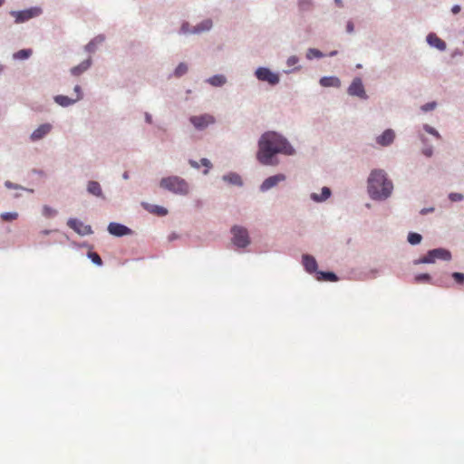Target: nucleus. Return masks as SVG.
Wrapping results in <instances>:
<instances>
[{
	"mask_svg": "<svg viewBox=\"0 0 464 464\" xmlns=\"http://www.w3.org/2000/svg\"><path fill=\"white\" fill-rule=\"evenodd\" d=\"M232 243L239 248H244L250 244V238L246 228L234 226L231 228Z\"/></svg>",
	"mask_w": 464,
	"mask_h": 464,
	"instance_id": "20e7f679",
	"label": "nucleus"
},
{
	"mask_svg": "<svg viewBox=\"0 0 464 464\" xmlns=\"http://www.w3.org/2000/svg\"><path fill=\"white\" fill-rule=\"evenodd\" d=\"M182 31H183V32H186L185 24L182 26Z\"/></svg>",
	"mask_w": 464,
	"mask_h": 464,
	"instance_id": "4d7b16f0",
	"label": "nucleus"
},
{
	"mask_svg": "<svg viewBox=\"0 0 464 464\" xmlns=\"http://www.w3.org/2000/svg\"><path fill=\"white\" fill-rule=\"evenodd\" d=\"M424 130H425L428 133H430V134H431V135H434V136H435V137H437L438 139H440V133H439V132H438L434 128H432V127H430V126H429V125H424Z\"/></svg>",
	"mask_w": 464,
	"mask_h": 464,
	"instance_id": "ea45409f",
	"label": "nucleus"
},
{
	"mask_svg": "<svg viewBox=\"0 0 464 464\" xmlns=\"http://www.w3.org/2000/svg\"><path fill=\"white\" fill-rule=\"evenodd\" d=\"M461 8L459 5H455L452 6L451 8V12L454 14H457L460 12Z\"/></svg>",
	"mask_w": 464,
	"mask_h": 464,
	"instance_id": "49530a36",
	"label": "nucleus"
},
{
	"mask_svg": "<svg viewBox=\"0 0 464 464\" xmlns=\"http://www.w3.org/2000/svg\"><path fill=\"white\" fill-rule=\"evenodd\" d=\"M108 231L110 234L116 237H122L130 234V229L124 225L119 223H110L108 226Z\"/></svg>",
	"mask_w": 464,
	"mask_h": 464,
	"instance_id": "f8f14e48",
	"label": "nucleus"
},
{
	"mask_svg": "<svg viewBox=\"0 0 464 464\" xmlns=\"http://www.w3.org/2000/svg\"><path fill=\"white\" fill-rule=\"evenodd\" d=\"M88 257L97 266L102 265L101 256L96 252H89Z\"/></svg>",
	"mask_w": 464,
	"mask_h": 464,
	"instance_id": "f704fd0d",
	"label": "nucleus"
},
{
	"mask_svg": "<svg viewBox=\"0 0 464 464\" xmlns=\"http://www.w3.org/2000/svg\"><path fill=\"white\" fill-rule=\"evenodd\" d=\"M348 93L351 96H357L361 99L367 98L362 82L360 78L353 79V81L352 82L351 85L348 88Z\"/></svg>",
	"mask_w": 464,
	"mask_h": 464,
	"instance_id": "6e6552de",
	"label": "nucleus"
},
{
	"mask_svg": "<svg viewBox=\"0 0 464 464\" xmlns=\"http://www.w3.org/2000/svg\"><path fill=\"white\" fill-rule=\"evenodd\" d=\"M223 179L233 184V185H237V186L242 185V180H241L240 176L236 173H229L228 175L224 176Z\"/></svg>",
	"mask_w": 464,
	"mask_h": 464,
	"instance_id": "5701e85b",
	"label": "nucleus"
},
{
	"mask_svg": "<svg viewBox=\"0 0 464 464\" xmlns=\"http://www.w3.org/2000/svg\"><path fill=\"white\" fill-rule=\"evenodd\" d=\"M433 211H434V208H422V209L420 211V215H426V214H428V213H431V212H433Z\"/></svg>",
	"mask_w": 464,
	"mask_h": 464,
	"instance_id": "c03bdc74",
	"label": "nucleus"
},
{
	"mask_svg": "<svg viewBox=\"0 0 464 464\" xmlns=\"http://www.w3.org/2000/svg\"><path fill=\"white\" fill-rule=\"evenodd\" d=\"M353 29H354V25H353V23L352 21H349L346 24V31L348 33H353Z\"/></svg>",
	"mask_w": 464,
	"mask_h": 464,
	"instance_id": "a18cd8bd",
	"label": "nucleus"
},
{
	"mask_svg": "<svg viewBox=\"0 0 464 464\" xmlns=\"http://www.w3.org/2000/svg\"><path fill=\"white\" fill-rule=\"evenodd\" d=\"M431 254L435 256V259L450 260L451 254L449 250L444 248H436L431 250Z\"/></svg>",
	"mask_w": 464,
	"mask_h": 464,
	"instance_id": "6ab92c4d",
	"label": "nucleus"
},
{
	"mask_svg": "<svg viewBox=\"0 0 464 464\" xmlns=\"http://www.w3.org/2000/svg\"><path fill=\"white\" fill-rule=\"evenodd\" d=\"M67 225L73 229L75 232L82 236L89 235L92 233L91 226L84 225L82 221L76 218H71L68 220Z\"/></svg>",
	"mask_w": 464,
	"mask_h": 464,
	"instance_id": "9d476101",
	"label": "nucleus"
},
{
	"mask_svg": "<svg viewBox=\"0 0 464 464\" xmlns=\"http://www.w3.org/2000/svg\"><path fill=\"white\" fill-rule=\"evenodd\" d=\"M393 186L383 170H372L368 179V192L372 199H386L392 194Z\"/></svg>",
	"mask_w": 464,
	"mask_h": 464,
	"instance_id": "f03ea898",
	"label": "nucleus"
},
{
	"mask_svg": "<svg viewBox=\"0 0 464 464\" xmlns=\"http://www.w3.org/2000/svg\"><path fill=\"white\" fill-rule=\"evenodd\" d=\"M91 64H92V60H91V58H89V59L83 61L82 63H81L79 65L72 67L71 69V73L74 76H79L82 72H84L87 69H89Z\"/></svg>",
	"mask_w": 464,
	"mask_h": 464,
	"instance_id": "dca6fc26",
	"label": "nucleus"
},
{
	"mask_svg": "<svg viewBox=\"0 0 464 464\" xmlns=\"http://www.w3.org/2000/svg\"><path fill=\"white\" fill-rule=\"evenodd\" d=\"M104 41V37L103 36H97L95 37L92 41H91L87 45H86V50L90 53H92L95 51V48H96V44H102V42Z\"/></svg>",
	"mask_w": 464,
	"mask_h": 464,
	"instance_id": "a878e982",
	"label": "nucleus"
},
{
	"mask_svg": "<svg viewBox=\"0 0 464 464\" xmlns=\"http://www.w3.org/2000/svg\"><path fill=\"white\" fill-rule=\"evenodd\" d=\"M293 155L295 150L287 140L275 131H266L259 139L257 160L263 165H276L273 161L276 154Z\"/></svg>",
	"mask_w": 464,
	"mask_h": 464,
	"instance_id": "f257e3e1",
	"label": "nucleus"
},
{
	"mask_svg": "<svg viewBox=\"0 0 464 464\" xmlns=\"http://www.w3.org/2000/svg\"><path fill=\"white\" fill-rule=\"evenodd\" d=\"M187 72H188L187 64L184 63H180L177 66V68H176V70L174 72V74H175L176 77H180V76L184 75Z\"/></svg>",
	"mask_w": 464,
	"mask_h": 464,
	"instance_id": "7c9ffc66",
	"label": "nucleus"
},
{
	"mask_svg": "<svg viewBox=\"0 0 464 464\" xmlns=\"http://www.w3.org/2000/svg\"><path fill=\"white\" fill-rule=\"evenodd\" d=\"M313 3L312 0H299L298 7L302 12L308 11L312 8Z\"/></svg>",
	"mask_w": 464,
	"mask_h": 464,
	"instance_id": "c756f323",
	"label": "nucleus"
},
{
	"mask_svg": "<svg viewBox=\"0 0 464 464\" xmlns=\"http://www.w3.org/2000/svg\"><path fill=\"white\" fill-rule=\"evenodd\" d=\"M299 62V59L298 57L293 55V56H290L287 61H286V64L287 66L291 67V66H294L295 65L296 63H298Z\"/></svg>",
	"mask_w": 464,
	"mask_h": 464,
	"instance_id": "79ce46f5",
	"label": "nucleus"
},
{
	"mask_svg": "<svg viewBox=\"0 0 464 464\" xmlns=\"http://www.w3.org/2000/svg\"><path fill=\"white\" fill-rule=\"evenodd\" d=\"M335 4L339 6V7H343V2L342 0H334Z\"/></svg>",
	"mask_w": 464,
	"mask_h": 464,
	"instance_id": "603ef678",
	"label": "nucleus"
},
{
	"mask_svg": "<svg viewBox=\"0 0 464 464\" xmlns=\"http://www.w3.org/2000/svg\"><path fill=\"white\" fill-rule=\"evenodd\" d=\"M53 130L51 123H44L38 126L30 135V140L33 142L38 141L48 135Z\"/></svg>",
	"mask_w": 464,
	"mask_h": 464,
	"instance_id": "1a4fd4ad",
	"label": "nucleus"
},
{
	"mask_svg": "<svg viewBox=\"0 0 464 464\" xmlns=\"http://www.w3.org/2000/svg\"><path fill=\"white\" fill-rule=\"evenodd\" d=\"M43 215L46 218H52L56 215V210L49 206H44L43 208Z\"/></svg>",
	"mask_w": 464,
	"mask_h": 464,
	"instance_id": "c9c22d12",
	"label": "nucleus"
},
{
	"mask_svg": "<svg viewBox=\"0 0 464 464\" xmlns=\"http://www.w3.org/2000/svg\"><path fill=\"white\" fill-rule=\"evenodd\" d=\"M430 279H431V277L429 274H419V275L415 276L414 282L417 284L429 283V282H430Z\"/></svg>",
	"mask_w": 464,
	"mask_h": 464,
	"instance_id": "2f4dec72",
	"label": "nucleus"
},
{
	"mask_svg": "<svg viewBox=\"0 0 464 464\" xmlns=\"http://www.w3.org/2000/svg\"><path fill=\"white\" fill-rule=\"evenodd\" d=\"M456 283L462 285L464 283V274L459 272H454L451 276Z\"/></svg>",
	"mask_w": 464,
	"mask_h": 464,
	"instance_id": "4c0bfd02",
	"label": "nucleus"
},
{
	"mask_svg": "<svg viewBox=\"0 0 464 464\" xmlns=\"http://www.w3.org/2000/svg\"><path fill=\"white\" fill-rule=\"evenodd\" d=\"M435 256L431 254V250H430L426 256L420 257V259L415 261V264H430L435 262Z\"/></svg>",
	"mask_w": 464,
	"mask_h": 464,
	"instance_id": "bb28decb",
	"label": "nucleus"
},
{
	"mask_svg": "<svg viewBox=\"0 0 464 464\" xmlns=\"http://www.w3.org/2000/svg\"><path fill=\"white\" fill-rule=\"evenodd\" d=\"M208 82L213 86H222L226 82V78L223 75H214L209 78Z\"/></svg>",
	"mask_w": 464,
	"mask_h": 464,
	"instance_id": "393cba45",
	"label": "nucleus"
},
{
	"mask_svg": "<svg viewBox=\"0 0 464 464\" xmlns=\"http://www.w3.org/2000/svg\"><path fill=\"white\" fill-rule=\"evenodd\" d=\"M189 121L198 130H204L211 124H214L216 120L211 114H202L198 116H191Z\"/></svg>",
	"mask_w": 464,
	"mask_h": 464,
	"instance_id": "0eeeda50",
	"label": "nucleus"
},
{
	"mask_svg": "<svg viewBox=\"0 0 464 464\" xmlns=\"http://www.w3.org/2000/svg\"><path fill=\"white\" fill-rule=\"evenodd\" d=\"M150 211L159 216H165L168 213L166 208H164L163 207H160V206H153L152 209Z\"/></svg>",
	"mask_w": 464,
	"mask_h": 464,
	"instance_id": "e433bc0d",
	"label": "nucleus"
},
{
	"mask_svg": "<svg viewBox=\"0 0 464 464\" xmlns=\"http://www.w3.org/2000/svg\"><path fill=\"white\" fill-rule=\"evenodd\" d=\"M3 71V66L0 65V72Z\"/></svg>",
	"mask_w": 464,
	"mask_h": 464,
	"instance_id": "13d9d810",
	"label": "nucleus"
},
{
	"mask_svg": "<svg viewBox=\"0 0 464 464\" xmlns=\"http://www.w3.org/2000/svg\"><path fill=\"white\" fill-rule=\"evenodd\" d=\"M87 190L93 196L101 198L103 197L102 188L97 181H89L87 185Z\"/></svg>",
	"mask_w": 464,
	"mask_h": 464,
	"instance_id": "a211bd4d",
	"label": "nucleus"
},
{
	"mask_svg": "<svg viewBox=\"0 0 464 464\" xmlns=\"http://www.w3.org/2000/svg\"><path fill=\"white\" fill-rule=\"evenodd\" d=\"M189 164L191 167L195 168V169H199V163L193 160H190L189 161Z\"/></svg>",
	"mask_w": 464,
	"mask_h": 464,
	"instance_id": "8fccbe9b",
	"label": "nucleus"
},
{
	"mask_svg": "<svg viewBox=\"0 0 464 464\" xmlns=\"http://www.w3.org/2000/svg\"><path fill=\"white\" fill-rule=\"evenodd\" d=\"M303 266H304V269L306 272L310 274H317V262L315 258L310 255H304L303 256Z\"/></svg>",
	"mask_w": 464,
	"mask_h": 464,
	"instance_id": "4468645a",
	"label": "nucleus"
},
{
	"mask_svg": "<svg viewBox=\"0 0 464 464\" xmlns=\"http://www.w3.org/2000/svg\"><path fill=\"white\" fill-rule=\"evenodd\" d=\"M422 237L415 232H411L408 235V242L411 245H417L420 243Z\"/></svg>",
	"mask_w": 464,
	"mask_h": 464,
	"instance_id": "cd10ccee",
	"label": "nucleus"
},
{
	"mask_svg": "<svg viewBox=\"0 0 464 464\" xmlns=\"http://www.w3.org/2000/svg\"><path fill=\"white\" fill-rule=\"evenodd\" d=\"M5 0H0V6L4 4Z\"/></svg>",
	"mask_w": 464,
	"mask_h": 464,
	"instance_id": "6e6d98bb",
	"label": "nucleus"
},
{
	"mask_svg": "<svg viewBox=\"0 0 464 464\" xmlns=\"http://www.w3.org/2000/svg\"><path fill=\"white\" fill-rule=\"evenodd\" d=\"M427 42L431 46L436 47L437 49L440 51H444L446 49V43L438 37L435 34H429L427 36Z\"/></svg>",
	"mask_w": 464,
	"mask_h": 464,
	"instance_id": "2eb2a0df",
	"label": "nucleus"
},
{
	"mask_svg": "<svg viewBox=\"0 0 464 464\" xmlns=\"http://www.w3.org/2000/svg\"><path fill=\"white\" fill-rule=\"evenodd\" d=\"M200 163L207 168V169L204 170V174H208V169L212 167L211 162L208 159H201Z\"/></svg>",
	"mask_w": 464,
	"mask_h": 464,
	"instance_id": "a19ab883",
	"label": "nucleus"
},
{
	"mask_svg": "<svg viewBox=\"0 0 464 464\" xmlns=\"http://www.w3.org/2000/svg\"><path fill=\"white\" fill-rule=\"evenodd\" d=\"M54 102L57 104H59L60 106L67 107V106H70V105L75 103L76 100H74V98H70L65 95H56L54 97Z\"/></svg>",
	"mask_w": 464,
	"mask_h": 464,
	"instance_id": "412c9836",
	"label": "nucleus"
},
{
	"mask_svg": "<svg viewBox=\"0 0 464 464\" xmlns=\"http://www.w3.org/2000/svg\"><path fill=\"white\" fill-rule=\"evenodd\" d=\"M320 84L324 87H340L341 81L334 76L323 77L320 80Z\"/></svg>",
	"mask_w": 464,
	"mask_h": 464,
	"instance_id": "f3484780",
	"label": "nucleus"
},
{
	"mask_svg": "<svg viewBox=\"0 0 464 464\" xmlns=\"http://www.w3.org/2000/svg\"><path fill=\"white\" fill-rule=\"evenodd\" d=\"M323 56V53L314 48L308 49L306 53V58L309 60H312L313 58H322Z\"/></svg>",
	"mask_w": 464,
	"mask_h": 464,
	"instance_id": "c85d7f7f",
	"label": "nucleus"
},
{
	"mask_svg": "<svg viewBox=\"0 0 464 464\" xmlns=\"http://www.w3.org/2000/svg\"><path fill=\"white\" fill-rule=\"evenodd\" d=\"M432 149L431 148H427L425 150H423V154L427 157H430L432 155Z\"/></svg>",
	"mask_w": 464,
	"mask_h": 464,
	"instance_id": "de8ad7c7",
	"label": "nucleus"
},
{
	"mask_svg": "<svg viewBox=\"0 0 464 464\" xmlns=\"http://www.w3.org/2000/svg\"><path fill=\"white\" fill-rule=\"evenodd\" d=\"M211 27H212V21L210 19H206L195 27L194 32L200 33V32H204V31H208Z\"/></svg>",
	"mask_w": 464,
	"mask_h": 464,
	"instance_id": "b1692460",
	"label": "nucleus"
},
{
	"mask_svg": "<svg viewBox=\"0 0 464 464\" xmlns=\"http://www.w3.org/2000/svg\"><path fill=\"white\" fill-rule=\"evenodd\" d=\"M74 92L76 93V96L74 98V100H76V102L82 100V90H81V87L79 85H76L74 87Z\"/></svg>",
	"mask_w": 464,
	"mask_h": 464,
	"instance_id": "37998d69",
	"label": "nucleus"
},
{
	"mask_svg": "<svg viewBox=\"0 0 464 464\" xmlns=\"http://www.w3.org/2000/svg\"><path fill=\"white\" fill-rule=\"evenodd\" d=\"M32 54L31 50L23 49L14 54L15 59H26Z\"/></svg>",
	"mask_w": 464,
	"mask_h": 464,
	"instance_id": "72a5a7b5",
	"label": "nucleus"
},
{
	"mask_svg": "<svg viewBox=\"0 0 464 464\" xmlns=\"http://www.w3.org/2000/svg\"><path fill=\"white\" fill-rule=\"evenodd\" d=\"M336 53H337V52H336V51H334V52H332V53H330V55H331V56H333V55H335Z\"/></svg>",
	"mask_w": 464,
	"mask_h": 464,
	"instance_id": "864d4df0",
	"label": "nucleus"
},
{
	"mask_svg": "<svg viewBox=\"0 0 464 464\" xmlns=\"http://www.w3.org/2000/svg\"><path fill=\"white\" fill-rule=\"evenodd\" d=\"M285 179L286 178L284 174H276V175L271 176L263 181L260 188L262 191L268 190V189L272 188L273 187L276 186L279 182L285 181Z\"/></svg>",
	"mask_w": 464,
	"mask_h": 464,
	"instance_id": "9b49d317",
	"label": "nucleus"
},
{
	"mask_svg": "<svg viewBox=\"0 0 464 464\" xmlns=\"http://www.w3.org/2000/svg\"><path fill=\"white\" fill-rule=\"evenodd\" d=\"M454 197H455V198H461V196H460V195H457V194H456V195H454Z\"/></svg>",
	"mask_w": 464,
	"mask_h": 464,
	"instance_id": "5fc2aeb1",
	"label": "nucleus"
},
{
	"mask_svg": "<svg viewBox=\"0 0 464 464\" xmlns=\"http://www.w3.org/2000/svg\"><path fill=\"white\" fill-rule=\"evenodd\" d=\"M42 14V10L39 7H31L23 11H12L10 14L14 17L15 23L20 24L30 20L31 18L36 17Z\"/></svg>",
	"mask_w": 464,
	"mask_h": 464,
	"instance_id": "39448f33",
	"label": "nucleus"
},
{
	"mask_svg": "<svg viewBox=\"0 0 464 464\" xmlns=\"http://www.w3.org/2000/svg\"><path fill=\"white\" fill-rule=\"evenodd\" d=\"M331 196V190L327 187H324L322 188V194L319 196L316 193H313L311 195V198L316 202H322L325 199H327Z\"/></svg>",
	"mask_w": 464,
	"mask_h": 464,
	"instance_id": "4be33fe9",
	"label": "nucleus"
},
{
	"mask_svg": "<svg viewBox=\"0 0 464 464\" xmlns=\"http://www.w3.org/2000/svg\"><path fill=\"white\" fill-rule=\"evenodd\" d=\"M0 217L4 221L10 222L15 220L18 218V214L16 212H5Z\"/></svg>",
	"mask_w": 464,
	"mask_h": 464,
	"instance_id": "473e14b6",
	"label": "nucleus"
},
{
	"mask_svg": "<svg viewBox=\"0 0 464 464\" xmlns=\"http://www.w3.org/2000/svg\"><path fill=\"white\" fill-rule=\"evenodd\" d=\"M255 74L259 81L266 82L271 85H276L279 82V75L268 68L259 67Z\"/></svg>",
	"mask_w": 464,
	"mask_h": 464,
	"instance_id": "423d86ee",
	"label": "nucleus"
},
{
	"mask_svg": "<svg viewBox=\"0 0 464 464\" xmlns=\"http://www.w3.org/2000/svg\"><path fill=\"white\" fill-rule=\"evenodd\" d=\"M145 119H146V121H147L148 123H151V122H152L151 116H150L149 113H146V114H145Z\"/></svg>",
	"mask_w": 464,
	"mask_h": 464,
	"instance_id": "3c124183",
	"label": "nucleus"
},
{
	"mask_svg": "<svg viewBox=\"0 0 464 464\" xmlns=\"http://www.w3.org/2000/svg\"><path fill=\"white\" fill-rule=\"evenodd\" d=\"M5 185L8 188H18V186L13 184L11 181H5Z\"/></svg>",
	"mask_w": 464,
	"mask_h": 464,
	"instance_id": "09e8293b",
	"label": "nucleus"
},
{
	"mask_svg": "<svg viewBox=\"0 0 464 464\" xmlns=\"http://www.w3.org/2000/svg\"><path fill=\"white\" fill-rule=\"evenodd\" d=\"M395 138V133L392 129H388L382 132V135L376 138V142L381 146H389L391 145Z\"/></svg>",
	"mask_w": 464,
	"mask_h": 464,
	"instance_id": "ddd939ff",
	"label": "nucleus"
},
{
	"mask_svg": "<svg viewBox=\"0 0 464 464\" xmlns=\"http://www.w3.org/2000/svg\"><path fill=\"white\" fill-rule=\"evenodd\" d=\"M160 186L166 190L179 195H187L189 191L188 182L178 176H170L161 179Z\"/></svg>",
	"mask_w": 464,
	"mask_h": 464,
	"instance_id": "7ed1b4c3",
	"label": "nucleus"
},
{
	"mask_svg": "<svg viewBox=\"0 0 464 464\" xmlns=\"http://www.w3.org/2000/svg\"><path fill=\"white\" fill-rule=\"evenodd\" d=\"M316 279L319 280V281L336 282L338 280V277L333 272L318 271L317 274H316Z\"/></svg>",
	"mask_w": 464,
	"mask_h": 464,
	"instance_id": "aec40b11",
	"label": "nucleus"
},
{
	"mask_svg": "<svg viewBox=\"0 0 464 464\" xmlns=\"http://www.w3.org/2000/svg\"><path fill=\"white\" fill-rule=\"evenodd\" d=\"M436 105H437V103L435 102H427L426 104L421 106V110L423 111H432L435 109Z\"/></svg>",
	"mask_w": 464,
	"mask_h": 464,
	"instance_id": "58836bf2",
	"label": "nucleus"
}]
</instances>
